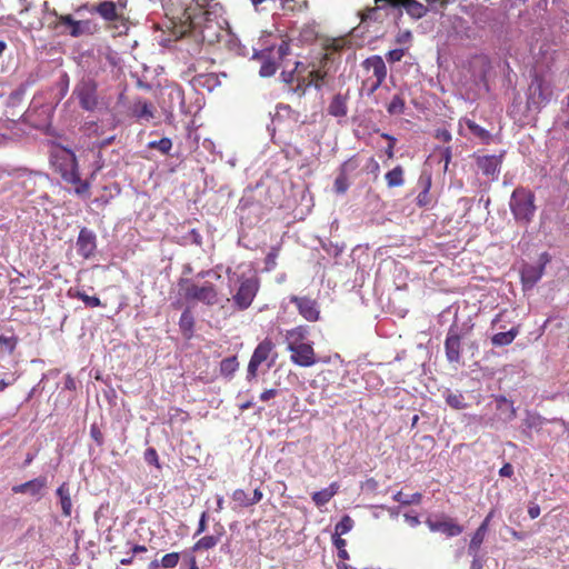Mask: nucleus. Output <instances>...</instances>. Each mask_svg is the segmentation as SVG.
Masks as SVG:
<instances>
[{"label": "nucleus", "mask_w": 569, "mask_h": 569, "mask_svg": "<svg viewBox=\"0 0 569 569\" xmlns=\"http://www.w3.org/2000/svg\"><path fill=\"white\" fill-rule=\"evenodd\" d=\"M56 148L51 151L50 159L56 166L62 180L74 186V193L81 198L89 197L90 182L82 180L79 172V162L76 153L68 147L53 142Z\"/></svg>", "instance_id": "nucleus-1"}, {"label": "nucleus", "mask_w": 569, "mask_h": 569, "mask_svg": "<svg viewBox=\"0 0 569 569\" xmlns=\"http://www.w3.org/2000/svg\"><path fill=\"white\" fill-rule=\"evenodd\" d=\"M535 193L525 187H517L510 197L509 208L515 221L521 227H528L535 218L537 206Z\"/></svg>", "instance_id": "nucleus-2"}, {"label": "nucleus", "mask_w": 569, "mask_h": 569, "mask_svg": "<svg viewBox=\"0 0 569 569\" xmlns=\"http://www.w3.org/2000/svg\"><path fill=\"white\" fill-rule=\"evenodd\" d=\"M552 88L540 73L535 72L528 87L526 110L538 113L550 101Z\"/></svg>", "instance_id": "nucleus-3"}, {"label": "nucleus", "mask_w": 569, "mask_h": 569, "mask_svg": "<svg viewBox=\"0 0 569 569\" xmlns=\"http://www.w3.org/2000/svg\"><path fill=\"white\" fill-rule=\"evenodd\" d=\"M72 97L77 98L82 110L92 112L99 106L98 82L83 74L74 86Z\"/></svg>", "instance_id": "nucleus-4"}, {"label": "nucleus", "mask_w": 569, "mask_h": 569, "mask_svg": "<svg viewBox=\"0 0 569 569\" xmlns=\"http://www.w3.org/2000/svg\"><path fill=\"white\" fill-rule=\"evenodd\" d=\"M473 23L479 29H487L496 36L503 32L506 14L499 9L478 7L472 14Z\"/></svg>", "instance_id": "nucleus-5"}, {"label": "nucleus", "mask_w": 569, "mask_h": 569, "mask_svg": "<svg viewBox=\"0 0 569 569\" xmlns=\"http://www.w3.org/2000/svg\"><path fill=\"white\" fill-rule=\"evenodd\" d=\"M389 4L385 1L375 0V7H368L363 11L358 12V17L360 18V23L352 29V34L355 37L362 36L368 31L369 23H382L385 14H389Z\"/></svg>", "instance_id": "nucleus-6"}, {"label": "nucleus", "mask_w": 569, "mask_h": 569, "mask_svg": "<svg viewBox=\"0 0 569 569\" xmlns=\"http://www.w3.org/2000/svg\"><path fill=\"white\" fill-rule=\"evenodd\" d=\"M269 36L270 33L267 32L261 36V49H253V54L251 58L253 60L261 61V67L259 69V76L261 78L272 77L279 68V62L271 56L272 51L274 50V44H267L264 42V38Z\"/></svg>", "instance_id": "nucleus-7"}, {"label": "nucleus", "mask_w": 569, "mask_h": 569, "mask_svg": "<svg viewBox=\"0 0 569 569\" xmlns=\"http://www.w3.org/2000/svg\"><path fill=\"white\" fill-rule=\"evenodd\" d=\"M551 261V256L545 251L539 256L537 264L523 263L520 270L523 290H531L541 279L546 266Z\"/></svg>", "instance_id": "nucleus-8"}, {"label": "nucleus", "mask_w": 569, "mask_h": 569, "mask_svg": "<svg viewBox=\"0 0 569 569\" xmlns=\"http://www.w3.org/2000/svg\"><path fill=\"white\" fill-rule=\"evenodd\" d=\"M462 328L456 321L449 327L445 340L446 358L450 363H459L461 360Z\"/></svg>", "instance_id": "nucleus-9"}, {"label": "nucleus", "mask_w": 569, "mask_h": 569, "mask_svg": "<svg viewBox=\"0 0 569 569\" xmlns=\"http://www.w3.org/2000/svg\"><path fill=\"white\" fill-rule=\"evenodd\" d=\"M184 298L186 300H196L208 306H213L218 301V292L214 286L210 282H206L201 287L197 284H190L184 291Z\"/></svg>", "instance_id": "nucleus-10"}, {"label": "nucleus", "mask_w": 569, "mask_h": 569, "mask_svg": "<svg viewBox=\"0 0 569 569\" xmlns=\"http://www.w3.org/2000/svg\"><path fill=\"white\" fill-rule=\"evenodd\" d=\"M259 289V284L257 279L254 278H248L244 279L239 288L236 295L233 296L234 305L239 310H246L250 307L252 303L257 292Z\"/></svg>", "instance_id": "nucleus-11"}, {"label": "nucleus", "mask_w": 569, "mask_h": 569, "mask_svg": "<svg viewBox=\"0 0 569 569\" xmlns=\"http://www.w3.org/2000/svg\"><path fill=\"white\" fill-rule=\"evenodd\" d=\"M429 529L433 532H441L447 537H457L463 531V527L457 523L448 516L429 517L426 521Z\"/></svg>", "instance_id": "nucleus-12"}, {"label": "nucleus", "mask_w": 569, "mask_h": 569, "mask_svg": "<svg viewBox=\"0 0 569 569\" xmlns=\"http://www.w3.org/2000/svg\"><path fill=\"white\" fill-rule=\"evenodd\" d=\"M47 488L48 477L42 475L23 483L13 486L11 490L13 493L29 495L38 501L44 496Z\"/></svg>", "instance_id": "nucleus-13"}, {"label": "nucleus", "mask_w": 569, "mask_h": 569, "mask_svg": "<svg viewBox=\"0 0 569 569\" xmlns=\"http://www.w3.org/2000/svg\"><path fill=\"white\" fill-rule=\"evenodd\" d=\"M92 12H97L109 22H121L124 30H120V33H126L128 30V19L124 18L121 11H118V6L111 0H104L93 7Z\"/></svg>", "instance_id": "nucleus-14"}, {"label": "nucleus", "mask_w": 569, "mask_h": 569, "mask_svg": "<svg viewBox=\"0 0 569 569\" xmlns=\"http://www.w3.org/2000/svg\"><path fill=\"white\" fill-rule=\"evenodd\" d=\"M76 247L80 257L87 260L91 259L97 251V234L87 227H82L79 231Z\"/></svg>", "instance_id": "nucleus-15"}, {"label": "nucleus", "mask_w": 569, "mask_h": 569, "mask_svg": "<svg viewBox=\"0 0 569 569\" xmlns=\"http://www.w3.org/2000/svg\"><path fill=\"white\" fill-rule=\"evenodd\" d=\"M291 352V361L300 367H311L316 360V353L310 343L288 345Z\"/></svg>", "instance_id": "nucleus-16"}, {"label": "nucleus", "mask_w": 569, "mask_h": 569, "mask_svg": "<svg viewBox=\"0 0 569 569\" xmlns=\"http://www.w3.org/2000/svg\"><path fill=\"white\" fill-rule=\"evenodd\" d=\"M290 302L295 303L299 313L308 321H317L320 317V311L316 300L309 297L291 296Z\"/></svg>", "instance_id": "nucleus-17"}, {"label": "nucleus", "mask_w": 569, "mask_h": 569, "mask_svg": "<svg viewBox=\"0 0 569 569\" xmlns=\"http://www.w3.org/2000/svg\"><path fill=\"white\" fill-rule=\"evenodd\" d=\"M502 157L503 154L479 156L476 159V164L482 174L490 177L491 179H497L500 172Z\"/></svg>", "instance_id": "nucleus-18"}, {"label": "nucleus", "mask_w": 569, "mask_h": 569, "mask_svg": "<svg viewBox=\"0 0 569 569\" xmlns=\"http://www.w3.org/2000/svg\"><path fill=\"white\" fill-rule=\"evenodd\" d=\"M260 202L256 201L253 197L243 196L238 203L237 212L242 223H252L251 213L258 216L261 212Z\"/></svg>", "instance_id": "nucleus-19"}, {"label": "nucleus", "mask_w": 569, "mask_h": 569, "mask_svg": "<svg viewBox=\"0 0 569 569\" xmlns=\"http://www.w3.org/2000/svg\"><path fill=\"white\" fill-rule=\"evenodd\" d=\"M357 162L353 159L345 161L340 168L339 173L335 179L333 189L337 193L343 194L349 188L348 172L353 171L357 168Z\"/></svg>", "instance_id": "nucleus-20"}, {"label": "nucleus", "mask_w": 569, "mask_h": 569, "mask_svg": "<svg viewBox=\"0 0 569 569\" xmlns=\"http://www.w3.org/2000/svg\"><path fill=\"white\" fill-rule=\"evenodd\" d=\"M495 509H491L489 513L486 516L483 521L480 523V526L477 528L475 533L471 537V540L468 546V552L479 551L480 547L485 540L486 533L489 528V523L491 519L495 517Z\"/></svg>", "instance_id": "nucleus-21"}, {"label": "nucleus", "mask_w": 569, "mask_h": 569, "mask_svg": "<svg viewBox=\"0 0 569 569\" xmlns=\"http://www.w3.org/2000/svg\"><path fill=\"white\" fill-rule=\"evenodd\" d=\"M348 92L346 94L337 93L336 96H333L327 109L328 113L337 118L346 117L348 112Z\"/></svg>", "instance_id": "nucleus-22"}, {"label": "nucleus", "mask_w": 569, "mask_h": 569, "mask_svg": "<svg viewBox=\"0 0 569 569\" xmlns=\"http://www.w3.org/2000/svg\"><path fill=\"white\" fill-rule=\"evenodd\" d=\"M56 495L59 498L62 516L70 517L71 511H72V501H71L69 483L62 482L56 490Z\"/></svg>", "instance_id": "nucleus-23"}, {"label": "nucleus", "mask_w": 569, "mask_h": 569, "mask_svg": "<svg viewBox=\"0 0 569 569\" xmlns=\"http://www.w3.org/2000/svg\"><path fill=\"white\" fill-rule=\"evenodd\" d=\"M496 407L497 410L500 412V419L505 422L512 421L517 416L513 402L508 400L503 396H499L496 398Z\"/></svg>", "instance_id": "nucleus-24"}, {"label": "nucleus", "mask_w": 569, "mask_h": 569, "mask_svg": "<svg viewBox=\"0 0 569 569\" xmlns=\"http://www.w3.org/2000/svg\"><path fill=\"white\" fill-rule=\"evenodd\" d=\"M362 66L368 70L372 69L375 77L380 81H385L387 76V68L380 56H371L367 58Z\"/></svg>", "instance_id": "nucleus-25"}, {"label": "nucleus", "mask_w": 569, "mask_h": 569, "mask_svg": "<svg viewBox=\"0 0 569 569\" xmlns=\"http://www.w3.org/2000/svg\"><path fill=\"white\" fill-rule=\"evenodd\" d=\"M550 420L541 417L538 413H532L530 411H527V416L522 421V432L530 437V430H540L543 426V423L549 422Z\"/></svg>", "instance_id": "nucleus-26"}, {"label": "nucleus", "mask_w": 569, "mask_h": 569, "mask_svg": "<svg viewBox=\"0 0 569 569\" xmlns=\"http://www.w3.org/2000/svg\"><path fill=\"white\" fill-rule=\"evenodd\" d=\"M97 31V24L91 20H76L69 34L73 38L83 34H93Z\"/></svg>", "instance_id": "nucleus-27"}, {"label": "nucleus", "mask_w": 569, "mask_h": 569, "mask_svg": "<svg viewBox=\"0 0 569 569\" xmlns=\"http://www.w3.org/2000/svg\"><path fill=\"white\" fill-rule=\"evenodd\" d=\"M179 327L186 339H191L194 329V317L189 308L184 309L179 320Z\"/></svg>", "instance_id": "nucleus-28"}, {"label": "nucleus", "mask_w": 569, "mask_h": 569, "mask_svg": "<svg viewBox=\"0 0 569 569\" xmlns=\"http://www.w3.org/2000/svg\"><path fill=\"white\" fill-rule=\"evenodd\" d=\"M519 326L512 327L510 330L505 332H498L491 337V343L495 347L509 346L519 335Z\"/></svg>", "instance_id": "nucleus-29"}, {"label": "nucleus", "mask_w": 569, "mask_h": 569, "mask_svg": "<svg viewBox=\"0 0 569 569\" xmlns=\"http://www.w3.org/2000/svg\"><path fill=\"white\" fill-rule=\"evenodd\" d=\"M339 486L333 482L328 488L317 491L312 495V500L318 507L328 503L331 498L338 492Z\"/></svg>", "instance_id": "nucleus-30"}, {"label": "nucleus", "mask_w": 569, "mask_h": 569, "mask_svg": "<svg viewBox=\"0 0 569 569\" xmlns=\"http://www.w3.org/2000/svg\"><path fill=\"white\" fill-rule=\"evenodd\" d=\"M201 41L208 44H214L220 38V27L218 23L208 22L201 30Z\"/></svg>", "instance_id": "nucleus-31"}, {"label": "nucleus", "mask_w": 569, "mask_h": 569, "mask_svg": "<svg viewBox=\"0 0 569 569\" xmlns=\"http://www.w3.org/2000/svg\"><path fill=\"white\" fill-rule=\"evenodd\" d=\"M273 347V342L269 338H266L256 347L251 358L258 361L259 363H262L268 359Z\"/></svg>", "instance_id": "nucleus-32"}, {"label": "nucleus", "mask_w": 569, "mask_h": 569, "mask_svg": "<svg viewBox=\"0 0 569 569\" xmlns=\"http://www.w3.org/2000/svg\"><path fill=\"white\" fill-rule=\"evenodd\" d=\"M309 335L308 326H298L286 333V339L289 341L288 345H300L305 343L303 340Z\"/></svg>", "instance_id": "nucleus-33"}, {"label": "nucleus", "mask_w": 569, "mask_h": 569, "mask_svg": "<svg viewBox=\"0 0 569 569\" xmlns=\"http://www.w3.org/2000/svg\"><path fill=\"white\" fill-rule=\"evenodd\" d=\"M239 368L237 356L227 357L220 362V373L227 379H231Z\"/></svg>", "instance_id": "nucleus-34"}, {"label": "nucleus", "mask_w": 569, "mask_h": 569, "mask_svg": "<svg viewBox=\"0 0 569 569\" xmlns=\"http://www.w3.org/2000/svg\"><path fill=\"white\" fill-rule=\"evenodd\" d=\"M387 184L389 188H396L403 184V169L401 166L395 167L392 170L388 171L385 176Z\"/></svg>", "instance_id": "nucleus-35"}, {"label": "nucleus", "mask_w": 569, "mask_h": 569, "mask_svg": "<svg viewBox=\"0 0 569 569\" xmlns=\"http://www.w3.org/2000/svg\"><path fill=\"white\" fill-rule=\"evenodd\" d=\"M446 403L456 410H462L468 407V403L465 401V397L460 392H451L447 391L446 393Z\"/></svg>", "instance_id": "nucleus-36"}, {"label": "nucleus", "mask_w": 569, "mask_h": 569, "mask_svg": "<svg viewBox=\"0 0 569 569\" xmlns=\"http://www.w3.org/2000/svg\"><path fill=\"white\" fill-rule=\"evenodd\" d=\"M466 124H467L468 129L470 130V132L475 137H477L481 142L489 143V141L491 140V133L488 130L480 127L472 120H467Z\"/></svg>", "instance_id": "nucleus-37"}, {"label": "nucleus", "mask_w": 569, "mask_h": 569, "mask_svg": "<svg viewBox=\"0 0 569 569\" xmlns=\"http://www.w3.org/2000/svg\"><path fill=\"white\" fill-rule=\"evenodd\" d=\"M219 541H220L219 536H214V535L204 536L194 543V546L192 547V550L193 551L209 550V549H212L213 547H216Z\"/></svg>", "instance_id": "nucleus-38"}, {"label": "nucleus", "mask_w": 569, "mask_h": 569, "mask_svg": "<svg viewBox=\"0 0 569 569\" xmlns=\"http://www.w3.org/2000/svg\"><path fill=\"white\" fill-rule=\"evenodd\" d=\"M194 81L198 86L207 88L208 90H212L219 84L218 77L214 73L200 74L194 78Z\"/></svg>", "instance_id": "nucleus-39"}, {"label": "nucleus", "mask_w": 569, "mask_h": 569, "mask_svg": "<svg viewBox=\"0 0 569 569\" xmlns=\"http://www.w3.org/2000/svg\"><path fill=\"white\" fill-rule=\"evenodd\" d=\"M355 521L348 515H345L340 521L335 526V536H342L348 533L353 528Z\"/></svg>", "instance_id": "nucleus-40"}, {"label": "nucleus", "mask_w": 569, "mask_h": 569, "mask_svg": "<svg viewBox=\"0 0 569 569\" xmlns=\"http://www.w3.org/2000/svg\"><path fill=\"white\" fill-rule=\"evenodd\" d=\"M18 337L17 336H3L0 335V350L6 351L8 355H12L17 348L18 345Z\"/></svg>", "instance_id": "nucleus-41"}, {"label": "nucleus", "mask_w": 569, "mask_h": 569, "mask_svg": "<svg viewBox=\"0 0 569 569\" xmlns=\"http://www.w3.org/2000/svg\"><path fill=\"white\" fill-rule=\"evenodd\" d=\"M296 82H297V84L295 87H290L289 91L298 94L299 97H303L306 94L307 90L313 83V82H309V79H307L303 76H297Z\"/></svg>", "instance_id": "nucleus-42"}, {"label": "nucleus", "mask_w": 569, "mask_h": 569, "mask_svg": "<svg viewBox=\"0 0 569 569\" xmlns=\"http://www.w3.org/2000/svg\"><path fill=\"white\" fill-rule=\"evenodd\" d=\"M149 149L159 150L163 154H168L172 148V141L170 138H162L160 140H153L148 143Z\"/></svg>", "instance_id": "nucleus-43"}, {"label": "nucleus", "mask_w": 569, "mask_h": 569, "mask_svg": "<svg viewBox=\"0 0 569 569\" xmlns=\"http://www.w3.org/2000/svg\"><path fill=\"white\" fill-rule=\"evenodd\" d=\"M422 495L420 492H416L410 497H407L402 493V491H398L392 499L403 506H409L413 503H419L421 501Z\"/></svg>", "instance_id": "nucleus-44"}, {"label": "nucleus", "mask_w": 569, "mask_h": 569, "mask_svg": "<svg viewBox=\"0 0 569 569\" xmlns=\"http://www.w3.org/2000/svg\"><path fill=\"white\" fill-rule=\"evenodd\" d=\"M327 77V72L326 71H320V70H311L309 72V82H313L311 84V87H313L316 90H321L322 89V86L325 83V79Z\"/></svg>", "instance_id": "nucleus-45"}, {"label": "nucleus", "mask_w": 569, "mask_h": 569, "mask_svg": "<svg viewBox=\"0 0 569 569\" xmlns=\"http://www.w3.org/2000/svg\"><path fill=\"white\" fill-rule=\"evenodd\" d=\"M72 297L80 299L87 307L90 308L102 306L101 300L97 296H88L83 291H77Z\"/></svg>", "instance_id": "nucleus-46"}, {"label": "nucleus", "mask_w": 569, "mask_h": 569, "mask_svg": "<svg viewBox=\"0 0 569 569\" xmlns=\"http://www.w3.org/2000/svg\"><path fill=\"white\" fill-rule=\"evenodd\" d=\"M388 112L390 114H401L403 113V110H405V101L403 99L399 96V94H396L391 102L388 104V108H387Z\"/></svg>", "instance_id": "nucleus-47"}, {"label": "nucleus", "mask_w": 569, "mask_h": 569, "mask_svg": "<svg viewBox=\"0 0 569 569\" xmlns=\"http://www.w3.org/2000/svg\"><path fill=\"white\" fill-rule=\"evenodd\" d=\"M228 47L238 56L246 57L248 54L247 47L243 46L238 38H230L228 41Z\"/></svg>", "instance_id": "nucleus-48"}, {"label": "nucleus", "mask_w": 569, "mask_h": 569, "mask_svg": "<svg viewBox=\"0 0 569 569\" xmlns=\"http://www.w3.org/2000/svg\"><path fill=\"white\" fill-rule=\"evenodd\" d=\"M180 556L178 552L167 553L161 559V567L164 569L174 568L179 562Z\"/></svg>", "instance_id": "nucleus-49"}, {"label": "nucleus", "mask_w": 569, "mask_h": 569, "mask_svg": "<svg viewBox=\"0 0 569 569\" xmlns=\"http://www.w3.org/2000/svg\"><path fill=\"white\" fill-rule=\"evenodd\" d=\"M90 437L92 438V440L97 443V446L99 447H102L103 443H104V437H103V433L100 429V427L98 426V423L93 422L91 426H90Z\"/></svg>", "instance_id": "nucleus-50"}, {"label": "nucleus", "mask_w": 569, "mask_h": 569, "mask_svg": "<svg viewBox=\"0 0 569 569\" xmlns=\"http://www.w3.org/2000/svg\"><path fill=\"white\" fill-rule=\"evenodd\" d=\"M134 114L136 117L138 118H150L152 117V111L150 109V106L148 102L143 101V102H139L136 108H134Z\"/></svg>", "instance_id": "nucleus-51"}, {"label": "nucleus", "mask_w": 569, "mask_h": 569, "mask_svg": "<svg viewBox=\"0 0 569 569\" xmlns=\"http://www.w3.org/2000/svg\"><path fill=\"white\" fill-rule=\"evenodd\" d=\"M233 501L238 502L241 507H249L250 498L242 489H237L232 493Z\"/></svg>", "instance_id": "nucleus-52"}, {"label": "nucleus", "mask_w": 569, "mask_h": 569, "mask_svg": "<svg viewBox=\"0 0 569 569\" xmlns=\"http://www.w3.org/2000/svg\"><path fill=\"white\" fill-rule=\"evenodd\" d=\"M418 186L421 188V191H430L431 188V173L423 170L418 179Z\"/></svg>", "instance_id": "nucleus-53"}, {"label": "nucleus", "mask_w": 569, "mask_h": 569, "mask_svg": "<svg viewBox=\"0 0 569 569\" xmlns=\"http://www.w3.org/2000/svg\"><path fill=\"white\" fill-rule=\"evenodd\" d=\"M144 460L147 463L156 466L157 468H160L158 453L154 448L150 447L144 451Z\"/></svg>", "instance_id": "nucleus-54"}, {"label": "nucleus", "mask_w": 569, "mask_h": 569, "mask_svg": "<svg viewBox=\"0 0 569 569\" xmlns=\"http://www.w3.org/2000/svg\"><path fill=\"white\" fill-rule=\"evenodd\" d=\"M261 363L256 361L254 359L250 358L247 369V380L251 382L257 378L258 368Z\"/></svg>", "instance_id": "nucleus-55"}, {"label": "nucleus", "mask_w": 569, "mask_h": 569, "mask_svg": "<svg viewBox=\"0 0 569 569\" xmlns=\"http://www.w3.org/2000/svg\"><path fill=\"white\" fill-rule=\"evenodd\" d=\"M468 555L472 556L470 569H483L485 559L479 555V551L468 552Z\"/></svg>", "instance_id": "nucleus-56"}, {"label": "nucleus", "mask_w": 569, "mask_h": 569, "mask_svg": "<svg viewBox=\"0 0 569 569\" xmlns=\"http://www.w3.org/2000/svg\"><path fill=\"white\" fill-rule=\"evenodd\" d=\"M403 56H405V49H393L387 53L386 58L389 63H395V62L400 61Z\"/></svg>", "instance_id": "nucleus-57"}, {"label": "nucleus", "mask_w": 569, "mask_h": 569, "mask_svg": "<svg viewBox=\"0 0 569 569\" xmlns=\"http://www.w3.org/2000/svg\"><path fill=\"white\" fill-rule=\"evenodd\" d=\"M69 84H70V78L67 72H63L58 82L61 96L67 94V92L69 90Z\"/></svg>", "instance_id": "nucleus-58"}, {"label": "nucleus", "mask_w": 569, "mask_h": 569, "mask_svg": "<svg viewBox=\"0 0 569 569\" xmlns=\"http://www.w3.org/2000/svg\"><path fill=\"white\" fill-rule=\"evenodd\" d=\"M427 3L428 11L439 12V8H445L449 0H427Z\"/></svg>", "instance_id": "nucleus-59"}, {"label": "nucleus", "mask_w": 569, "mask_h": 569, "mask_svg": "<svg viewBox=\"0 0 569 569\" xmlns=\"http://www.w3.org/2000/svg\"><path fill=\"white\" fill-rule=\"evenodd\" d=\"M289 53H290L289 42L286 40H282L277 49L278 60L279 61L283 60Z\"/></svg>", "instance_id": "nucleus-60"}, {"label": "nucleus", "mask_w": 569, "mask_h": 569, "mask_svg": "<svg viewBox=\"0 0 569 569\" xmlns=\"http://www.w3.org/2000/svg\"><path fill=\"white\" fill-rule=\"evenodd\" d=\"M280 79H281V81L283 83L289 84L290 87H292L291 84L296 81L297 76H296V72L293 70H291V71L283 70L280 73Z\"/></svg>", "instance_id": "nucleus-61"}, {"label": "nucleus", "mask_w": 569, "mask_h": 569, "mask_svg": "<svg viewBox=\"0 0 569 569\" xmlns=\"http://www.w3.org/2000/svg\"><path fill=\"white\" fill-rule=\"evenodd\" d=\"M431 202V198L428 191H420L417 196V204L419 207H427Z\"/></svg>", "instance_id": "nucleus-62"}, {"label": "nucleus", "mask_w": 569, "mask_h": 569, "mask_svg": "<svg viewBox=\"0 0 569 569\" xmlns=\"http://www.w3.org/2000/svg\"><path fill=\"white\" fill-rule=\"evenodd\" d=\"M207 520H208V512L203 511L201 513V516H200L198 529H197L194 536H199V535H201L202 532L206 531V529H207Z\"/></svg>", "instance_id": "nucleus-63"}, {"label": "nucleus", "mask_w": 569, "mask_h": 569, "mask_svg": "<svg viewBox=\"0 0 569 569\" xmlns=\"http://www.w3.org/2000/svg\"><path fill=\"white\" fill-rule=\"evenodd\" d=\"M412 38L411 31L406 30L402 32H399L396 37V42L399 44L408 43Z\"/></svg>", "instance_id": "nucleus-64"}]
</instances>
